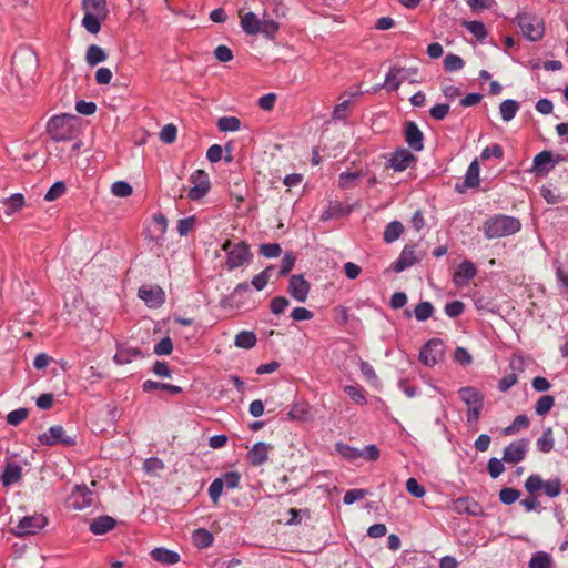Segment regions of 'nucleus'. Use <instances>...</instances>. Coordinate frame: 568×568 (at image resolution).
I'll use <instances>...</instances> for the list:
<instances>
[{
    "mask_svg": "<svg viewBox=\"0 0 568 568\" xmlns=\"http://www.w3.org/2000/svg\"><path fill=\"white\" fill-rule=\"evenodd\" d=\"M310 284L302 275H292L288 283V293L297 302L304 303L307 300Z\"/></svg>",
    "mask_w": 568,
    "mask_h": 568,
    "instance_id": "nucleus-17",
    "label": "nucleus"
},
{
    "mask_svg": "<svg viewBox=\"0 0 568 568\" xmlns=\"http://www.w3.org/2000/svg\"><path fill=\"white\" fill-rule=\"evenodd\" d=\"M364 176L362 171H345L338 176V185L341 189L348 190L357 185L359 179Z\"/></svg>",
    "mask_w": 568,
    "mask_h": 568,
    "instance_id": "nucleus-32",
    "label": "nucleus"
},
{
    "mask_svg": "<svg viewBox=\"0 0 568 568\" xmlns=\"http://www.w3.org/2000/svg\"><path fill=\"white\" fill-rule=\"evenodd\" d=\"M434 314V306L430 302L424 301L418 303L413 313L409 310H405L406 317L415 316L416 321L425 322L430 318Z\"/></svg>",
    "mask_w": 568,
    "mask_h": 568,
    "instance_id": "nucleus-27",
    "label": "nucleus"
},
{
    "mask_svg": "<svg viewBox=\"0 0 568 568\" xmlns=\"http://www.w3.org/2000/svg\"><path fill=\"white\" fill-rule=\"evenodd\" d=\"M528 568H554V559L547 551L538 550L531 555Z\"/></svg>",
    "mask_w": 568,
    "mask_h": 568,
    "instance_id": "nucleus-29",
    "label": "nucleus"
},
{
    "mask_svg": "<svg viewBox=\"0 0 568 568\" xmlns=\"http://www.w3.org/2000/svg\"><path fill=\"white\" fill-rule=\"evenodd\" d=\"M477 274L475 264L468 260L460 262L454 272L453 282L456 286L462 287L468 284Z\"/></svg>",
    "mask_w": 568,
    "mask_h": 568,
    "instance_id": "nucleus-16",
    "label": "nucleus"
},
{
    "mask_svg": "<svg viewBox=\"0 0 568 568\" xmlns=\"http://www.w3.org/2000/svg\"><path fill=\"white\" fill-rule=\"evenodd\" d=\"M466 29L473 33L478 40H483L487 37V30L483 22L480 21H466L464 23Z\"/></svg>",
    "mask_w": 568,
    "mask_h": 568,
    "instance_id": "nucleus-47",
    "label": "nucleus"
},
{
    "mask_svg": "<svg viewBox=\"0 0 568 568\" xmlns=\"http://www.w3.org/2000/svg\"><path fill=\"white\" fill-rule=\"evenodd\" d=\"M105 60H106V54L101 47H99L97 44H91L88 47L87 53H85V61L89 65L94 67Z\"/></svg>",
    "mask_w": 568,
    "mask_h": 568,
    "instance_id": "nucleus-36",
    "label": "nucleus"
},
{
    "mask_svg": "<svg viewBox=\"0 0 568 568\" xmlns=\"http://www.w3.org/2000/svg\"><path fill=\"white\" fill-rule=\"evenodd\" d=\"M260 253L267 258H274L281 255L282 248L277 243H265L260 246Z\"/></svg>",
    "mask_w": 568,
    "mask_h": 568,
    "instance_id": "nucleus-56",
    "label": "nucleus"
},
{
    "mask_svg": "<svg viewBox=\"0 0 568 568\" xmlns=\"http://www.w3.org/2000/svg\"><path fill=\"white\" fill-rule=\"evenodd\" d=\"M1 204L4 207V213L10 216L23 207L24 196L21 193H14L11 196L1 200Z\"/></svg>",
    "mask_w": 568,
    "mask_h": 568,
    "instance_id": "nucleus-30",
    "label": "nucleus"
},
{
    "mask_svg": "<svg viewBox=\"0 0 568 568\" xmlns=\"http://www.w3.org/2000/svg\"><path fill=\"white\" fill-rule=\"evenodd\" d=\"M520 229L521 223L519 219L505 214H495L483 224V233L488 240L514 235Z\"/></svg>",
    "mask_w": 568,
    "mask_h": 568,
    "instance_id": "nucleus-3",
    "label": "nucleus"
},
{
    "mask_svg": "<svg viewBox=\"0 0 568 568\" xmlns=\"http://www.w3.org/2000/svg\"><path fill=\"white\" fill-rule=\"evenodd\" d=\"M138 296L151 308L160 307L165 301V293L158 285L140 287Z\"/></svg>",
    "mask_w": 568,
    "mask_h": 568,
    "instance_id": "nucleus-14",
    "label": "nucleus"
},
{
    "mask_svg": "<svg viewBox=\"0 0 568 568\" xmlns=\"http://www.w3.org/2000/svg\"><path fill=\"white\" fill-rule=\"evenodd\" d=\"M178 129L174 124L170 123L162 128L159 138L163 143L171 144L176 140Z\"/></svg>",
    "mask_w": 568,
    "mask_h": 568,
    "instance_id": "nucleus-49",
    "label": "nucleus"
},
{
    "mask_svg": "<svg viewBox=\"0 0 568 568\" xmlns=\"http://www.w3.org/2000/svg\"><path fill=\"white\" fill-rule=\"evenodd\" d=\"M453 511L458 515L476 516L480 513V505L470 497H459L454 500L452 506Z\"/></svg>",
    "mask_w": 568,
    "mask_h": 568,
    "instance_id": "nucleus-22",
    "label": "nucleus"
},
{
    "mask_svg": "<svg viewBox=\"0 0 568 568\" xmlns=\"http://www.w3.org/2000/svg\"><path fill=\"white\" fill-rule=\"evenodd\" d=\"M192 539L194 545L200 548H207L214 541L213 535L204 528H199L194 530Z\"/></svg>",
    "mask_w": 568,
    "mask_h": 568,
    "instance_id": "nucleus-38",
    "label": "nucleus"
},
{
    "mask_svg": "<svg viewBox=\"0 0 568 568\" xmlns=\"http://www.w3.org/2000/svg\"><path fill=\"white\" fill-rule=\"evenodd\" d=\"M222 251L226 254L225 265L230 271L248 265L253 258L248 244L243 241L233 243L227 240L222 245Z\"/></svg>",
    "mask_w": 568,
    "mask_h": 568,
    "instance_id": "nucleus-5",
    "label": "nucleus"
},
{
    "mask_svg": "<svg viewBox=\"0 0 568 568\" xmlns=\"http://www.w3.org/2000/svg\"><path fill=\"white\" fill-rule=\"evenodd\" d=\"M296 257L292 252H286L281 261L280 276L287 275L294 267Z\"/></svg>",
    "mask_w": 568,
    "mask_h": 568,
    "instance_id": "nucleus-57",
    "label": "nucleus"
},
{
    "mask_svg": "<svg viewBox=\"0 0 568 568\" xmlns=\"http://www.w3.org/2000/svg\"><path fill=\"white\" fill-rule=\"evenodd\" d=\"M335 450L346 460H355L361 457V449L342 442L336 443Z\"/></svg>",
    "mask_w": 568,
    "mask_h": 568,
    "instance_id": "nucleus-40",
    "label": "nucleus"
},
{
    "mask_svg": "<svg viewBox=\"0 0 568 568\" xmlns=\"http://www.w3.org/2000/svg\"><path fill=\"white\" fill-rule=\"evenodd\" d=\"M520 497V491L511 487H504L499 491V500L505 505H511Z\"/></svg>",
    "mask_w": 568,
    "mask_h": 568,
    "instance_id": "nucleus-46",
    "label": "nucleus"
},
{
    "mask_svg": "<svg viewBox=\"0 0 568 568\" xmlns=\"http://www.w3.org/2000/svg\"><path fill=\"white\" fill-rule=\"evenodd\" d=\"M529 425V418L526 415H518L514 418L511 425L504 429L505 435H511L516 430L527 428Z\"/></svg>",
    "mask_w": 568,
    "mask_h": 568,
    "instance_id": "nucleus-50",
    "label": "nucleus"
},
{
    "mask_svg": "<svg viewBox=\"0 0 568 568\" xmlns=\"http://www.w3.org/2000/svg\"><path fill=\"white\" fill-rule=\"evenodd\" d=\"M142 388L146 393L151 392L153 389H163V390L170 392L171 394L182 393V388L180 386L166 384V383L154 382L151 379L145 381L142 385Z\"/></svg>",
    "mask_w": 568,
    "mask_h": 568,
    "instance_id": "nucleus-39",
    "label": "nucleus"
},
{
    "mask_svg": "<svg viewBox=\"0 0 568 568\" xmlns=\"http://www.w3.org/2000/svg\"><path fill=\"white\" fill-rule=\"evenodd\" d=\"M142 356V352L132 346L119 345L113 361L118 365L130 364L134 358Z\"/></svg>",
    "mask_w": 568,
    "mask_h": 568,
    "instance_id": "nucleus-25",
    "label": "nucleus"
},
{
    "mask_svg": "<svg viewBox=\"0 0 568 568\" xmlns=\"http://www.w3.org/2000/svg\"><path fill=\"white\" fill-rule=\"evenodd\" d=\"M561 160L562 158L559 155L554 158L550 151H541L534 158L530 172L537 175H545L549 173Z\"/></svg>",
    "mask_w": 568,
    "mask_h": 568,
    "instance_id": "nucleus-12",
    "label": "nucleus"
},
{
    "mask_svg": "<svg viewBox=\"0 0 568 568\" xmlns=\"http://www.w3.org/2000/svg\"><path fill=\"white\" fill-rule=\"evenodd\" d=\"M173 351V343L170 337H163L159 343L154 345L153 352L154 354L162 356L169 355Z\"/></svg>",
    "mask_w": 568,
    "mask_h": 568,
    "instance_id": "nucleus-58",
    "label": "nucleus"
},
{
    "mask_svg": "<svg viewBox=\"0 0 568 568\" xmlns=\"http://www.w3.org/2000/svg\"><path fill=\"white\" fill-rule=\"evenodd\" d=\"M195 225V217L187 216L178 221L176 230L180 236H186Z\"/></svg>",
    "mask_w": 568,
    "mask_h": 568,
    "instance_id": "nucleus-62",
    "label": "nucleus"
},
{
    "mask_svg": "<svg viewBox=\"0 0 568 568\" xmlns=\"http://www.w3.org/2000/svg\"><path fill=\"white\" fill-rule=\"evenodd\" d=\"M48 524L47 517L40 514H34L31 516H24L18 523V525L12 529L16 536H27L34 535L39 532L42 528H44Z\"/></svg>",
    "mask_w": 568,
    "mask_h": 568,
    "instance_id": "nucleus-7",
    "label": "nucleus"
},
{
    "mask_svg": "<svg viewBox=\"0 0 568 568\" xmlns=\"http://www.w3.org/2000/svg\"><path fill=\"white\" fill-rule=\"evenodd\" d=\"M406 490L416 498H422L425 496V488L417 481V479L410 477L406 480Z\"/></svg>",
    "mask_w": 568,
    "mask_h": 568,
    "instance_id": "nucleus-54",
    "label": "nucleus"
},
{
    "mask_svg": "<svg viewBox=\"0 0 568 568\" xmlns=\"http://www.w3.org/2000/svg\"><path fill=\"white\" fill-rule=\"evenodd\" d=\"M258 28H260L258 33L263 34L267 39L273 40L277 34L280 24L275 20L271 19L264 11L263 18L261 20Z\"/></svg>",
    "mask_w": 568,
    "mask_h": 568,
    "instance_id": "nucleus-31",
    "label": "nucleus"
},
{
    "mask_svg": "<svg viewBox=\"0 0 568 568\" xmlns=\"http://www.w3.org/2000/svg\"><path fill=\"white\" fill-rule=\"evenodd\" d=\"M12 72L23 87L34 83L38 74V57L29 48H19L12 57Z\"/></svg>",
    "mask_w": 568,
    "mask_h": 568,
    "instance_id": "nucleus-1",
    "label": "nucleus"
},
{
    "mask_svg": "<svg viewBox=\"0 0 568 568\" xmlns=\"http://www.w3.org/2000/svg\"><path fill=\"white\" fill-rule=\"evenodd\" d=\"M28 416V409L27 408H19L10 412L7 415V423L11 426H17L21 422H23Z\"/></svg>",
    "mask_w": 568,
    "mask_h": 568,
    "instance_id": "nucleus-61",
    "label": "nucleus"
},
{
    "mask_svg": "<svg viewBox=\"0 0 568 568\" xmlns=\"http://www.w3.org/2000/svg\"><path fill=\"white\" fill-rule=\"evenodd\" d=\"M224 488L235 489L240 485V475L236 471H227L219 478Z\"/></svg>",
    "mask_w": 568,
    "mask_h": 568,
    "instance_id": "nucleus-55",
    "label": "nucleus"
},
{
    "mask_svg": "<svg viewBox=\"0 0 568 568\" xmlns=\"http://www.w3.org/2000/svg\"><path fill=\"white\" fill-rule=\"evenodd\" d=\"M239 17L241 19V27L246 34L255 36L260 32L258 27L262 19H258L254 12L246 11V8L243 7L239 10Z\"/></svg>",
    "mask_w": 568,
    "mask_h": 568,
    "instance_id": "nucleus-19",
    "label": "nucleus"
},
{
    "mask_svg": "<svg viewBox=\"0 0 568 568\" xmlns=\"http://www.w3.org/2000/svg\"><path fill=\"white\" fill-rule=\"evenodd\" d=\"M270 449L271 446L266 443L260 442L254 444L247 454L251 464L254 466H261L265 464L268 459Z\"/></svg>",
    "mask_w": 568,
    "mask_h": 568,
    "instance_id": "nucleus-24",
    "label": "nucleus"
},
{
    "mask_svg": "<svg viewBox=\"0 0 568 568\" xmlns=\"http://www.w3.org/2000/svg\"><path fill=\"white\" fill-rule=\"evenodd\" d=\"M257 338L252 331H241L236 334L234 345L239 348L251 349L256 345Z\"/></svg>",
    "mask_w": 568,
    "mask_h": 568,
    "instance_id": "nucleus-35",
    "label": "nucleus"
},
{
    "mask_svg": "<svg viewBox=\"0 0 568 568\" xmlns=\"http://www.w3.org/2000/svg\"><path fill=\"white\" fill-rule=\"evenodd\" d=\"M503 462H504L503 459H498L496 457H491L488 460L487 470H488L489 476L493 479L498 478L504 473L505 466H504Z\"/></svg>",
    "mask_w": 568,
    "mask_h": 568,
    "instance_id": "nucleus-51",
    "label": "nucleus"
},
{
    "mask_svg": "<svg viewBox=\"0 0 568 568\" xmlns=\"http://www.w3.org/2000/svg\"><path fill=\"white\" fill-rule=\"evenodd\" d=\"M83 11L82 27L91 34L101 30V22L109 16L106 0H81Z\"/></svg>",
    "mask_w": 568,
    "mask_h": 568,
    "instance_id": "nucleus-4",
    "label": "nucleus"
},
{
    "mask_svg": "<svg viewBox=\"0 0 568 568\" xmlns=\"http://www.w3.org/2000/svg\"><path fill=\"white\" fill-rule=\"evenodd\" d=\"M542 487H544V480L537 474H532V475L528 476V478L525 481V489L529 494H535V493L539 491L540 489H542Z\"/></svg>",
    "mask_w": 568,
    "mask_h": 568,
    "instance_id": "nucleus-52",
    "label": "nucleus"
},
{
    "mask_svg": "<svg viewBox=\"0 0 568 568\" xmlns=\"http://www.w3.org/2000/svg\"><path fill=\"white\" fill-rule=\"evenodd\" d=\"M240 120L235 116H223L217 121V128L222 132H235L240 129Z\"/></svg>",
    "mask_w": 568,
    "mask_h": 568,
    "instance_id": "nucleus-43",
    "label": "nucleus"
},
{
    "mask_svg": "<svg viewBox=\"0 0 568 568\" xmlns=\"http://www.w3.org/2000/svg\"><path fill=\"white\" fill-rule=\"evenodd\" d=\"M523 34L530 41H538L544 37V20L536 14L524 12L516 17Z\"/></svg>",
    "mask_w": 568,
    "mask_h": 568,
    "instance_id": "nucleus-6",
    "label": "nucleus"
},
{
    "mask_svg": "<svg viewBox=\"0 0 568 568\" xmlns=\"http://www.w3.org/2000/svg\"><path fill=\"white\" fill-rule=\"evenodd\" d=\"M405 141L408 144V146L415 152H419L424 148V135L414 122L406 123Z\"/></svg>",
    "mask_w": 568,
    "mask_h": 568,
    "instance_id": "nucleus-21",
    "label": "nucleus"
},
{
    "mask_svg": "<svg viewBox=\"0 0 568 568\" xmlns=\"http://www.w3.org/2000/svg\"><path fill=\"white\" fill-rule=\"evenodd\" d=\"M542 489L548 497L556 498L561 493V480L559 478L546 480Z\"/></svg>",
    "mask_w": 568,
    "mask_h": 568,
    "instance_id": "nucleus-45",
    "label": "nucleus"
},
{
    "mask_svg": "<svg viewBox=\"0 0 568 568\" xmlns=\"http://www.w3.org/2000/svg\"><path fill=\"white\" fill-rule=\"evenodd\" d=\"M416 162V156L407 149H396L388 160L389 166L396 172H403Z\"/></svg>",
    "mask_w": 568,
    "mask_h": 568,
    "instance_id": "nucleus-15",
    "label": "nucleus"
},
{
    "mask_svg": "<svg viewBox=\"0 0 568 568\" xmlns=\"http://www.w3.org/2000/svg\"><path fill=\"white\" fill-rule=\"evenodd\" d=\"M80 126V116L61 113L49 120L47 131L54 141H65L73 139L79 133Z\"/></svg>",
    "mask_w": 568,
    "mask_h": 568,
    "instance_id": "nucleus-2",
    "label": "nucleus"
},
{
    "mask_svg": "<svg viewBox=\"0 0 568 568\" xmlns=\"http://www.w3.org/2000/svg\"><path fill=\"white\" fill-rule=\"evenodd\" d=\"M555 446V438L551 427H547L542 430L541 436L536 442V447L541 453H550Z\"/></svg>",
    "mask_w": 568,
    "mask_h": 568,
    "instance_id": "nucleus-34",
    "label": "nucleus"
},
{
    "mask_svg": "<svg viewBox=\"0 0 568 568\" xmlns=\"http://www.w3.org/2000/svg\"><path fill=\"white\" fill-rule=\"evenodd\" d=\"M92 495L93 493L87 485H75L69 496L70 506L77 510L85 509L93 503Z\"/></svg>",
    "mask_w": 568,
    "mask_h": 568,
    "instance_id": "nucleus-13",
    "label": "nucleus"
},
{
    "mask_svg": "<svg viewBox=\"0 0 568 568\" xmlns=\"http://www.w3.org/2000/svg\"><path fill=\"white\" fill-rule=\"evenodd\" d=\"M111 192L114 196L126 197L133 192L132 186L125 181H116L111 186Z\"/></svg>",
    "mask_w": 568,
    "mask_h": 568,
    "instance_id": "nucleus-48",
    "label": "nucleus"
},
{
    "mask_svg": "<svg viewBox=\"0 0 568 568\" xmlns=\"http://www.w3.org/2000/svg\"><path fill=\"white\" fill-rule=\"evenodd\" d=\"M151 557L153 560L164 565H174L180 561V555L166 548H154L151 551Z\"/></svg>",
    "mask_w": 568,
    "mask_h": 568,
    "instance_id": "nucleus-26",
    "label": "nucleus"
},
{
    "mask_svg": "<svg viewBox=\"0 0 568 568\" xmlns=\"http://www.w3.org/2000/svg\"><path fill=\"white\" fill-rule=\"evenodd\" d=\"M458 395L468 407L467 409L484 407V395L475 387H462L458 390Z\"/></svg>",
    "mask_w": 568,
    "mask_h": 568,
    "instance_id": "nucleus-18",
    "label": "nucleus"
},
{
    "mask_svg": "<svg viewBox=\"0 0 568 568\" xmlns=\"http://www.w3.org/2000/svg\"><path fill=\"white\" fill-rule=\"evenodd\" d=\"M38 440L41 445L54 446L58 444L72 445L73 438L65 435L64 428L60 425H54L48 432L40 434Z\"/></svg>",
    "mask_w": 568,
    "mask_h": 568,
    "instance_id": "nucleus-11",
    "label": "nucleus"
},
{
    "mask_svg": "<svg viewBox=\"0 0 568 568\" xmlns=\"http://www.w3.org/2000/svg\"><path fill=\"white\" fill-rule=\"evenodd\" d=\"M465 310V305L460 301H453L445 305V314L450 317L455 318L463 314Z\"/></svg>",
    "mask_w": 568,
    "mask_h": 568,
    "instance_id": "nucleus-59",
    "label": "nucleus"
},
{
    "mask_svg": "<svg viewBox=\"0 0 568 568\" xmlns=\"http://www.w3.org/2000/svg\"><path fill=\"white\" fill-rule=\"evenodd\" d=\"M273 270L274 266L270 265L252 278L251 283L256 291H262L263 288H265L270 281L271 273Z\"/></svg>",
    "mask_w": 568,
    "mask_h": 568,
    "instance_id": "nucleus-41",
    "label": "nucleus"
},
{
    "mask_svg": "<svg viewBox=\"0 0 568 568\" xmlns=\"http://www.w3.org/2000/svg\"><path fill=\"white\" fill-rule=\"evenodd\" d=\"M367 495V490L365 489H349L345 493L343 497V501L345 505H352L357 500L365 498Z\"/></svg>",
    "mask_w": 568,
    "mask_h": 568,
    "instance_id": "nucleus-63",
    "label": "nucleus"
},
{
    "mask_svg": "<svg viewBox=\"0 0 568 568\" xmlns=\"http://www.w3.org/2000/svg\"><path fill=\"white\" fill-rule=\"evenodd\" d=\"M290 301L284 296H276L271 301L270 308L275 315L282 314L288 306Z\"/></svg>",
    "mask_w": 568,
    "mask_h": 568,
    "instance_id": "nucleus-64",
    "label": "nucleus"
},
{
    "mask_svg": "<svg viewBox=\"0 0 568 568\" xmlns=\"http://www.w3.org/2000/svg\"><path fill=\"white\" fill-rule=\"evenodd\" d=\"M444 343L439 338H433L422 347L419 359L426 366H434L444 358Z\"/></svg>",
    "mask_w": 568,
    "mask_h": 568,
    "instance_id": "nucleus-8",
    "label": "nucleus"
},
{
    "mask_svg": "<svg viewBox=\"0 0 568 568\" xmlns=\"http://www.w3.org/2000/svg\"><path fill=\"white\" fill-rule=\"evenodd\" d=\"M115 525H116V521L113 517L103 515V516H99V517L94 518L90 523L89 530L93 535H104V534L111 531L115 527Z\"/></svg>",
    "mask_w": 568,
    "mask_h": 568,
    "instance_id": "nucleus-23",
    "label": "nucleus"
},
{
    "mask_svg": "<svg viewBox=\"0 0 568 568\" xmlns=\"http://www.w3.org/2000/svg\"><path fill=\"white\" fill-rule=\"evenodd\" d=\"M22 476V468L14 463L7 464L2 475L1 483L3 486L8 487L20 480Z\"/></svg>",
    "mask_w": 568,
    "mask_h": 568,
    "instance_id": "nucleus-28",
    "label": "nucleus"
},
{
    "mask_svg": "<svg viewBox=\"0 0 568 568\" xmlns=\"http://www.w3.org/2000/svg\"><path fill=\"white\" fill-rule=\"evenodd\" d=\"M65 191V185L63 182H55L45 193L44 200L48 202L54 201L60 197Z\"/></svg>",
    "mask_w": 568,
    "mask_h": 568,
    "instance_id": "nucleus-60",
    "label": "nucleus"
},
{
    "mask_svg": "<svg viewBox=\"0 0 568 568\" xmlns=\"http://www.w3.org/2000/svg\"><path fill=\"white\" fill-rule=\"evenodd\" d=\"M554 405H555L554 396L544 395L537 400V403L535 405V412L538 416H544L551 410Z\"/></svg>",
    "mask_w": 568,
    "mask_h": 568,
    "instance_id": "nucleus-42",
    "label": "nucleus"
},
{
    "mask_svg": "<svg viewBox=\"0 0 568 568\" xmlns=\"http://www.w3.org/2000/svg\"><path fill=\"white\" fill-rule=\"evenodd\" d=\"M529 447L528 438L511 442L504 449L503 460L508 464H517L526 458Z\"/></svg>",
    "mask_w": 568,
    "mask_h": 568,
    "instance_id": "nucleus-10",
    "label": "nucleus"
},
{
    "mask_svg": "<svg viewBox=\"0 0 568 568\" xmlns=\"http://www.w3.org/2000/svg\"><path fill=\"white\" fill-rule=\"evenodd\" d=\"M404 232V226L398 221H392L388 223L383 232V240L386 243H393L399 239L402 233Z\"/></svg>",
    "mask_w": 568,
    "mask_h": 568,
    "instance_id": "nucleus-37",
    "label": "nucleus"
},
{
    "mask_svg": "<svg viewBox=\"0 0 568 568\" xmlns=\"http://www.w3.org/2000/svg\"><path fill=\"white\" fill-rule=\"evenodd\" d=\"M444 67L447 71H458L464 67V61L459 55L449 53L444 59Z\"/></svg>",
    "mask_w": 568,
    "mask_h": 568,
    "instance_id": "nucleus-53",
    "label": "nucleus"
},
{
    "mask_svg": "<svg viewBox=\"0 0 568 568\" xmlns=\"http://www.w3.org/2000/svg\"><path fill=\"white\" fill-rule=\"evenodd\" d=\"M344 392L356 404L363 405L366 403L364 389L357 385H346Z\"/></svg>",
    "mask_w": 568,
    "mask_h": 568,
    "instance_id": "nucleus-44",
    "label": "nucleus"
},
{
    "mask_svg": "<svg viewBox=\"0 0 568 568\" xmlns=\"http://www.w3.org/2000/svg\"><path fill=\"white\" fill-rule=\"evenodd\" d=\"M418 257L416 256L415 248L412 245H406L400 252L398 258L393 264V270L396 273H400L406 268L415 265L418 262Z\"/></svg>",
    "mask_w": 568,
    "mask_h": 568,
    "instance_id": "nucleus-20",
    "label": "nucleus"
},
{
    "mask_svg": "<svg viewBox=\"0 0 568 568\" xmlns=\"http://www.w3.org/2000/svg\"><path fill=\"white\" fill-rule=\"evenodd\" d=\"M190 182L192 187L189 190L187 196L192 201L203 199L211 189L209 175L203 170H195L190 176Z\"/></svg>",
    "mask_w": 568,
    "mask_h": 568,
    "instance_id": "nucleus-9",
    "label": "nucleus"
},
{
    "mask_svg": "<svg viewBox=\"0 0 568 568\" xmlns=\"http://www.w3.org/2000/svg\"><path fill=\"white\" fill-rule=\"evenodd\" d=\"M479 171L480 170L478 161L475 159L474 161L470 162L466 171L463 186L468 189L477 187L480 183Z\"/></svg>",
    "mask_w": 568,
    "mask_h": 568,
    "instance_id": "nucleus-33",
    "label": "nucleus"
}]
</instances>
